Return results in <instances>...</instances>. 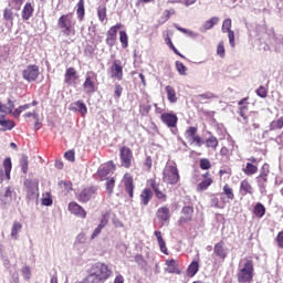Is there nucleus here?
I'll list each match as a JSON object with an SVG mask.
<instances>
[{"mask_svg":"<svg viewBox=\"0 0 283 283\" xmlns=\"http://www.w3.org/2000/svg\"><path fill=\"white\" fill-rule=\"evenodd\" d=\"M188 142L190 145H196V147H202V144L205 143L202 142V137H200V135L190 138Z\"/></svg>","mask_w":283,"mask_h":283,"instance_id":"43","label":"nucleus"},{"mask_svg":"<svg viewBox=\"0 0 283 283\" xmlns=\"http://www.w3.org/2000/svg\"><path fill=\"white\" fill-rule=\"evenodd\" d=\"M64 158H66V160H69V163H74L75 160V154L74 150H69L64 154Z\"/></svg>","mask_w":283,"mask_h":283,"instance_id":"59","label":"nucleus"},{"mask_svg":"<svg viewBox=\"0 0 283 283\" xmlns=\"http://www.w3.org/2000/svg\"><path fill=\"white\" fill-rule=\"evenodd\" d=\"M69 211L72 212L74 216H78V218H85V216H87L85 209H83V207H81L76 202L69 203Z\"/></svg>","mask_w":283,"mask_h":283,"instance_id":"19","label":"nucleus"},{"mask_svg":"<svg viewBox=\"0 0 283 283\" xmlns=\"http://www.w3.org/2000/svg\"><path fill=\"white\" fill-rule=\"evenodd\" d=\"M211 185H213V180L211 178H206L198 185L197 189L198 191H207Z\"/></svg>","mask_w":283,"mask_h":283,"instance_id":"34","label":"nucleus"},{"mask_svg":"<svg viewBox=\"0 0 283 283\" xmlns=\"http://www.w3.org/2000/svg\"><path fill=\"white\" fill-rule=\"evenodd\" d=\"M14 191L10 188H6L4 192L0 197L1 207H8L10 202H12V197L14 196Z\"/></svg>","mask_w":283,"mask_h":283,"instance_id":"18","label":"nucleus"},{"mask_svg":"<svg viewBox=\"0 0 283 283\" xmlns=\"http://www.w3.org/2000/svg\"><path fill=\"white\" fill-rule=\"evenodd\" d=\"M266 180H268L266 177H262V176L256 177V182L260 189H264L266 187Z\"/></svg>","mask_w":283,"mask_h":283,"instance_id":"56","label":"nucleus"},{"mask_svg":"<svg viewBox=\"0 0 283 283\" xmlns=\"http://www.w3.org/2000/svg\"><path fill=\"white\" fill-rule=\"evenodd\" d=\"M197 0H170V3H185L187 8H189V6H193V3H196Z\"/></svg>","mask_w":283,"mask_h":283,"instance_id":"55","label":"nucleus"},{"mask_svg":"<svg viewBox=\"0 0 283 283\" xmlns=\"http://www.w3.org/2000/svg\"><path fill=\"white\" fill-rule=\"evenodd\" d=\"M10 171H12V159L8 157L3 161V168H0V182L10 180Z\"/></svg>","mask_w":283,"mask_h":283,"instance_id":"12","label":"nucleus"},{"mask_svg":"<svg viewBox=\"0 0 283 283\" xmlns=\"http://www.w3.org/2000/svg\"><path fill=\"white\" fill-rule=\"evenodd\" d=\"M82 87L87 96H92V94H94V92H96V88L98 87V75L93 71L86 72L85 81Z\"/></svg>","mask_w":283,"mask_h":283,"instance_id":"4","label":"nucleus"},{"mask_svg":"<svg viewBox=\"0 0 283 283\" xmlns=\"http://www.w3.org/2000/svg\"><path fill=\"white\" fill-rule=\"evenodd\" d=\"M243 174H245V176H253L254 174H258V166L248 163L243 169Z\"/></svg>","mask_w":283,"mask_h":283,"instance_id":"37","label":"nucleus"},{"mask_svg":"<svg viewBox=\"0 0 283 283\" xmlns=\"http://www.w3.org/2000/svg\"><path fill=\"white\" fill-rule=\"evenodd\" d=\"M253 261L249 259H243L240 261L239 268H238V282L239 283H252L253 282Z\"/></svg>","mask_w":283,"mask_h":283,"instance_id":"2","label":"nucleus"},{"mask_svg":"<svg viewBox=\"0 0 283 283\" xmlns=\"http://www.w3.org/2000/svg\"><path fill=\"white\" fill-rule=\"evenodd\" d=\"M197 132H198V128L197 127H189L187 130H186V138L187 140H191V138L196 137L197 135Z\"/></svg>","mask_w":283,"mask_h":283,"instance_id":"45","label":"nucleus"},{"mask_svg":"<svg viewBox=\"0 0 283 283\" xmlns=\"http://www.w3.org/2000/svg\"><path fill=\"white\" fill-rule=\"evenodd\" d=\"M119 156L122 160V167L129 169L132 167V158H134V155L132 154V149L126 146L122 147L119 150Z\"/></svg>","mask_w":283,"mask_h":283,"instance_id":"9","label":"nucleus"},{"mask_svg":"<svg viewBox=\"0 0 283 283\" xmlns=\"http://www.w3.org/2000/svg\"><path fill=\"white\" fill-rule=\"evenodd\" d=\"M114 169H116L114 161H109L108 164L102 166L97 170V174H98L99 178H107V176H109V172L114 171Z\"/></svg>","mask_w":283,"mask_h":283,"instance_id":"20","label":"nucleus"},{"mask_svg":"<svg viewBox=\"0 0 283 283\" xmlns=\"http://www.w3.org/2000/svg\"><path fill=\"white\" fill-rule=\"evenodd\" d=\"M71 107L73 112H80V114H82L83 116L87 114V106L85 105V103H83V101L74 102L73 104H71Z\"/></svg>","mask_w":283,"mask_h":283,"instance_id":"25","label":"nucleus"},{"mask_svg":"<svg viewBox=\"0 0 283 283\" xmlns=\"http://www.w3.org/2000/svg\"><path fill=\"white\" fill-rule=\"evenodd\" d=\"M22 275H23L24 280H30V275H32V272L30 271L29 266H24L22 269Z\"/></svg>","mask_w":283,"mask_h":283,"instance_id":"63","label":"nucleus"},{"mask_svg":"<svg viewBox=\"0 0 283 283\" xmlns=\"http://www.w3.org/2000/svg\"><path fill=\"white\" fill-rule=\"evenodd\" d=\"M213 253L217 254L220 260H227V255H229V249L224 245V242H218L214 244Z\"/></svg>","mask_w":283,"mask_h":283,"instance_id":"15","label":"nucleus"},{"mask_svg":"<svg viewBox=\"0 0 283 283\" xmlns=\"http://www.w3.org/2000/svg\"><path fill=\"white\" fill-rule=\"evenodd\" d=\"M161 123L169 127L170 129H176V125H178V116L171 113H164L160 116Z\"/></svg>","mask_w":283,"mask_h":283,"instance_id":"11","label":"nucleus"},{"mask_svg":"<svg viewBox=\"0 0 283 283\" xmlns=\"http://www.w3.org/2000/svg\"><path fill=\"white\" fill-rule=\"evenodd\" d=\"M206 147L216 149V147H218V138L216 136H210L206 139Z\"/></svg>","mask_w":283,"mask_h":283,"instance_id":"41","label":"nucleus"},{"mask_svg":"<svg viewBox=\"0 0 283 283\" xmlns=\"http://www.w3.org/2000/svg\"><path fill=\"white\" fill-rule=\"evenodd\" d=\"M165 90L167 94V99L170 103H178V95L176 94V88H174V86L171 85H167Z\"/></svg>","mask_w":283,"mask_h":283,"instance_id":"26","label":"nucleus"},{"mask_svg":"<svg viewBox=\"0 0 283 283\" xmlns=\"http://www.w3.org/2000/svg\"><path fill=\"white\" fill-rule=\"evenodd\" d=\"M231 30V19H226L222 24V32H232Z\"/></svg>","mask_w":283,"mask_h":283,"instance_id":"54","label":"nucleus"},{"mask_svg":"<svg viewBox=\"0 0 283 283\" xmlns=\"http://www.w3.org/2000/svg\"><path fill=\"white\" fill-rule=\"evenodd\" d=\"M229 43L232 48H235V33L233 31L228 32Z\"/></svg>","mask_w":283,"mask_h":283,"instance_id":"60","label":"nucleus"},{"mask_svg":"<svg viewBox=\"0 0 283 283\" xmlns=\"http://www.w3.org/2000/svg\"><path fill=\"white\" fill-rule=\"evenodd\" d=\"M175 28L176 30H178L179 32H182V34H187V36H190V39H198V33L191 31V30H188V29H185L178 24H175Z\"/></svg>","mask_w":283,"mask_h":283,"instance_id":"35","label":"nucleus"},{"mask_svg":"<svg viewBox=\"0 0 283 283\" xmlns=\"http://www.w3.org/2000/svg\"><path fill=\"white\" fill-rule=\"evenodd\" d=\"M20 166L23 174H28V156L23 155L20 159Z\"/></svg>","mask_w":283,"mask_h":283,"instance_id":"48","label":"nucleus"},{"mask_svg":"<svg viewBox=\"0 0 283 283\" xmlns=\"http://www.w3.org/2000/svg\"><path fill=\"white\" fill-rule=\"evenodd\" d=\"M155 235L157 238V242H158V245H159V249H160L161 253L167 254V244L165 243V239H163V232L157 230V231H155Z\"/></svg>","mask_w":283,"mask_h":283,"instance_id":"29","label":"nucleus"},{"mask_svg":"<svg viewBox=\"0 0 283 283\" xmlns=\"http://www.w3.org/2000/svg\"><path fill=\"white\" fill-rule=\"evenodd\" d=\"M120 28H123V24H116V25L112 27V28L107 31V35H109V36H116V34L118 33V30H120Z\"/></svg>","mask_w":283,"mask_h":283,"instance_id":"51","label":"nucleus"},{"mask_svg":"<svg viewBox=\"0 0 283 283\" xmlns=\"http://www.w3.org/2000/svg\"><path fill=\"white\" fill-rule=\"evenodd\" d=\"M200 168L201 169H211V161H209V159H207V158L200 159Z\"/></svg>","mask_w":283,"mask_h":283,"instance_id":"57","label":"nucleus"},{"mask_svg":"<svg viewBox=\"0 0 283 283\" xmlns=\"http://www.w3.org/2000/svg\"><path fill=\"white\" fill-rule=\"evenodd\" d=\"M76 14L78 21H83L85 18V0H80L76 4Z\"/></svg>","mask_w":283,"mask_h":283,"instance_id":"28","label":"nucleus"},{"mask_svg":"<svg viewBox=\"0 0 283 283\" xmlns=\"http://www.w3.org/2000/svg\"><path fill=\"white\" fill-rule=\"evenodd\" d=\"M115 43H116V36L106 34V44L109 45V48H114Z\"/></svg>","mask_w":283,"mask_h":283,"instance_id":"61","label":"nucleus"},{"mask_svg":"<svg viewBox=\"0 0 283 283\" xmlns=\"http://www.w3.org/2000/svg\"><path fill=\"white\" fill-rule=\"evenodd\" d=\"M32 14H34V7H32V3L27 2L21 13L23 21H29Z\"/></svg>","mask_w":283,"mask_h":283,"instance_id":"23","label":"nucleus"},{"mask_svg":"<svg viewBox=\"0 0 283 283\" xmlns=\"http://www.w3.org/2000/svg\"><path fill=\"white\" fill-rule=\"evenodd\" d=\"M3 17H4L6 21H13L14 13L12 12V9H4Z\"/></svg>","mask_w":283,"mask_h":283,"instance_id":"53","label":"nucleus"},{"mask_svg":"<svg viewBox=\"0 0 283 283\" xmlns=\"http://www.w3.org/2000/svg\"><path fill=\"white\" fill-rule=\"evenodd\" d=\"M87 242V237L84 233H80L76 239L74 245L77 247L78 244H85Z\"/></svg>","mask_w":283,"mask_h":283,"instance_id":"50","label":"nucleus"},{"mask_svg":"<svg viewBox=\"0 0 283 283\" xmlns=\"http://www.w3.org/2000/svg\"><path fill=\"white\" fill-rule=\"evenodd\" d=\"M116 185V179L114 177L106 179V192L112 195L114 193V187Z\"/></svg>","mask_w":283,"mask_h":283,"instance_id":"39","label":"nucleus"},{"mask_svg":"<svg viewBox=\"0 0 283 283\" xmlns=\"http://www.w3.org/2000/svg\"><path fill=\"white\" fill-rule=\"evenodd\" d=\"M167 268L166 271L167 273H180V270H178V262L174 259L166 261Z\"/></svg>","mask_w":283,"mask_h":283,"instance_id":"27","label":"nucleus"},{"mask_svg":"<svg viewBox=\"0 0 283 283\" xmlns=\"http://www.w3.org/2000/svg\"><path fill=\"white\" fill-rule=\"evenodd\" d=\"M198 269H200V265L198 264L197 261H195V262H192V263L188 266L187 274H188L190 277H193V275H196V273H198Z\"/></svg>","mask_w":283,"mask_h":283,"instance_id":"38","label":"nucleus"},{"mask_svg":"<svg viewBox=\"0 0 283 283\" xmlns=\"http://www.w3.org/2000/svg\"><path fill=\"white\" fill-rule=\"evenodd\" d=\"M32 107V104H24L22 106H19L14 109L13 116H21L22 112H25V109H30Z\"/></svg>","mask_w":283,"mask_h":283,"instance_id":"46","label":"nucleus"},{"mask_svg":"<svg viewBox=\"0 0 283 283\" xmlns=\"http://www.w3.org/2000/svg\"><path fill=\"white\" fill-rule=\"evenodd\" d=\"M254 216H256V218H264V213H266V208L264 207V205L262 203H256L254 206Z\"/></svg>","mask_w":283,"mask_h":283,"instance_id":"32","label":"nucleus"},{"mask_svg":"<svg viewBox=\"0 0 283 283\" xmlns=\"http://www.w3.org/2000/svg\"><path fill=\"white\" fill-rule=\"evenodd\" d=\"M39 74L41 72L39 71V67L36 65H28L23 71H22V76L24 81H28V83H32L39 78Z\"/></svg>","mask_w":283,"mask_h":283,"instance_id":"8","label":"nucleus"},{"mask_svg":"<svg viewBox=\"0 0 283 283\" xmlns=\"http://www.w3.org/2000/svg\"><path fill=\"white\" fill-rule=\"evenodd\" d=\"M96 197V188L95 187H88L83 189L78 195L80 202H90L92 198Z\"/></svg>","mask_w":283,"mask_h":283,"instance_id":"14","label":"nucleus"},{"mask_svg":"<svg viewBox=\"0 0 283 283\" xmlns=\"http://www.w3.org/2000/svg\"><path fill=\"white\" fill-rule=\"evenodd\" d=\"M57 25L61 28L65 36H70V34H72V30H74V15L72 13L62 15L57 20Z\"/></svg>","mask_w":283,"mask_h":283,"instance_id":"5","label":"nucleus"},{"mask_svg":"<svg viewBox=\"0 0 283 283\" xmlns=\"http://www.w3.org/2000/svg\"><path fill=\"white\" fill-rule=\"evenodd\" d=\"M276 242L280 249H283V232H280L276 237Z\"/></svg>","mask_w":283,"mask_h":283,"instance_id":"64","label":"nucleus"},{"mask_svg":"<svg viewBox=\"0 0 283 283\" xmlns=\"http://www.w3.org/2000/svg\"><path fill=\"white\" fill-rule=\"evenodd\" d=\"M150 187L154 190L156 198L161 202H167V195L160 188V185L156 184V180H151Z\"/></svg>","mask_w":283,"mask_h":283,"instance_id":"17","label":"nucleus"},{"mask_svg":"<svg viewBox=\"0 0 283 283\" xmlns=\"http://www.w3.org/2000/svg\"><path fill=\"white\" fill-rule=\"evenodd\" d=\"M223 193L227 196L228 200H233V198H235V195H233V189L229 185H224Z\"/></svg>","mask_w":283,"mask_h":283,"instance_id":"42","label":"nucleus"},{"mask_svg":"<svg viewBox=\"0 0 283 283\" xmlns=\"http://www.w3.org/2000/svg\"><path fill=\"white\" fill-rule=\"evenodd\" d=\"M176 67H177V71L178 73L181 75V76H187V66H185V64H182L181 62H176Z\"/></svg>","mask_w":283,"mask_h":283,"instance_id":"47","label":"nucleus"},{"mask_svg":"<svg viewBox=\"0 0 283 283\" xmlns=\"http://www.w3.org/2000/svg\"><path fill=\"white\" fill-rule=\"evenodd\" d=\"M240 191H243V196L247 193L253 195V187L247 180L241 181L240 184Z\"/></svg>","mask_w":283,"mask_h":283,"instance_id":"31","label":"nucleus"},{"mask_svg":"<svg viewBox=\"0 0 283 283\" xmlns=\"http://www.w3.org/2000/svg\"><path fill=\"white\" fill-rule=\"evenodd\" d=\"M108 74L111 78H116V81H123V65L118 60H115L112 66L108 69Z\"/></svg>","mask_w":283,"mask_h":283,"instance_id":"10","label":"nucleus"},{"mask_svg":"<svg viewBox=\"0 0 283 283\" xmlns=\"http://www.w3.org/2000/svg\"><path fill=\"white\" fill-rule=\"evenodd\" d=\"M269 172H270V170H269V164H264V165L262 166L261 170H260V175H259V176H261V178H265V177L269 176Z\"/></svg>","mask_w":283,"mask_h":283,"instance_id":"58","label":"nucleus"},{"mask_svg":"<svg viewBox=\"0 0 283 283\" xmlns=\"http://www.w3.org/2000/svg\"><path fill=\"white\" fill-rule=\"evenodd\" d=\"M217 54H218V56H220L221 59H224V54H226L224 42H219V44H218V46H217Z\"/></svg>","mask_w":283,"mask_h":283,"instance_id":"52","label":"nucleus"},{"mask_svg":"<svg viewBox=\"0 0 283 283\" xmlns=\"http://www.w3.org/2000/svg\"><path fill=\"white\" fill-rule=\"evenodd\" d=\"M0 125L1 127H4V129L9 130L14 128V122L12 120L0 119Z\"/></svg>","mask_w":283,"mask_h":283,"instance_id":"49","label":"nucleus"},{"mask_svg":"<svg viewBox=\"0 0 283 283\" xmlns=\"http://www.w3.org/2000/svg\"><path fill=\"white\" fill-rule=\"evenodd\" d=\"M23 1L25 0H9V6L13 10H21V7L23 6Z\"/></svg>","mask_w":283,"mask_h":283,"instance_id":"44","label":"nucleus"},{"mask_svg":"<svg viewBox=\"0 0 283 283\" xmlns=\"http://www.w3.org/2000/svg\"><path fill=\"white\" fill-rule=\"evenodd\" d=\"M22 229H23V223H21L19 221H13V223L11 226L10 238L12 240H19V233L22 231Z\"/></svg>","mask_w":283,"mask_h":283,"instance_id":"22","label":"nucleus"},{"mask_svg":"<svg viewBox=\"0 0 283 283\" xmlns=\"http://www.w3.org/2000/svg\"><path fill=\"white\" fill-rule=\"evenodd\" d=\"M78 80V73H76V69L69 67L64 75V81L67 83V85H74L76 81Z\"/></svg>","mask_w":283,"mask_h":283,"instance_id":"16","label":"nucleus"},{"mask_svg":"<svg viewBox=\"0 0 283 283\" xmlns=\"http://www.w3.org/2000/svg\"><path fill=\"white\" fill-rule=\"evenodd\" d=\"M119 41L122 43V48H128L129 46V38L127 36V32L119 31Z\"/></svg>","mask_w":283,"mask_h":283,"instance_id":"40","label":"nucleus"},{"mask_svg":"<svg viewBox=\"0 0 283 283\" xmlns=\"http://www.w3.org/2000/svg\"><path fill=\"white\" fill-rule=\"evenodd\" d=\"M163 180L166 185H178L180 174H178V166L174 161H168L163 171Z\"/></svg>","mask_w":283,"mask_h":283,"instance_id":"3","label":"nucleus"},{"mask_svg":"<svg viewBox=\"0 0 283 283\" xmlns=\"http://www.w3.org/2000/svg\"><path fill=\"white\" fill-rule=\"evenodd\" d=\"M156 216L160 227L169 226V220H171V212L167 206L158 208Z\"/></svg>","mask_w":283,"mask_h":283,"instance_id":"7","label":"nucleus"},{"mask_svg":"<svg viewBox=\"0 0 283 283\" xmlns=\"http://www.w3.org/2000/svg\"><path fill=\"white\" fill-rule=\"evenodd\" d=\"M97 17L102 23L107 19V7L105 4H101L97 8Z\"/></svg>","mask_w":283,"mask_h":283,"instance_id":"33","label":"nucleus"},{"mask_svg":"<svg viewBox=\"0 0 283 283\" xmlns=\"http://www.w3.org/2000/svg\"><path fill=\"white\" fill-rule=\"evenodd\" d=\"M191 218H193V207H184L181 210V217L178 220L179 227H182V224H187V222H191Z\"/></svg>","mask_w":283,"mask_h":283,"instance_id":"13","label":"nucleus"},{"mask_svg":"<svg viewBox=\"0 0 283 283\" xmlns=\"http://www.w3.org/2000/svg\"><path fill=\"white\" fill-rule=\"evenodd\" d=\"M125 189L128 192L129 198H134V179L129 174H126L123 178Z\"/></svg>","mask_w":283,"mask_h":283,"instance_id":"21","label":"nucleus"},{"mask_svg":"<svg viewBox=\"0 0 283 283\" xmlns=\"http://www.w3.org/2000/svg\"><path fill=\"white\" fill-rule=\"evenodd\" d=\"M283 128V116L280 117L279 119H274L270 124V132H276V129H282Z\"/></svg>","mask_w":283,"mask_h":283,"instance_id":"36","label":"nucleus"},{"mask_svg":"<svg viewBox=\"0 0 283 283\" xmlns=\"http://www.w3.org/2000/svg\"><path fill=\"white\" fill-rule=\"evenodd\" d=\"M112 277V268L105 263H95L86 276L88 283H104Z\"/></svg>","mask_w":283,"mask_h":283,"instance_id":"1","label":"nucleus"},{"mask_svg":"<svg viewBox=\"0 0 283 283\" xmlns=\"http://www.w3.org/2000/svg\"><path fill=\"white\" fill-rule=\"evenodd\" d=\"M151 196H153L151 189L149 188L144 189L140 195L142 205H145V206L149 205V200H151Z\"/></svg>","mask_w":283,"mask_h":283,"instance_id":"30","label":"nucleus"},{"mask_svg":"<svg viewBox=\"0 0 283 283\" xmlns=\"http://www.w3.org/2000/svg\"><path fill=\"white\" fill-rule=\"evenodd\" d=\"M256 94L260 96V98H266V88L264 86H260L256 90Z\"/></svg>","mask_w":283,"mask_h":283,"instance_id":"62","label":"nucleus"},{"mask_svg":"<svg viewBox=\"0 0 283 283\" xmlns=\"http://www.w3.org/2000/svg\"><path fill=\"white\" fill-rule=\"evenodd\" d=\"M219 22H220V18L213 17L210 20L206 21L199 30L200 32L205 33L208 30H212L213 25H218Z\"/></svg>","mask_w":283,"mask_h":283,"instance_id":"24","label":"nucleus"},{"mask_svg":"<svg viewBox=\"0 0 283 283\" xmlns=\"http://www.w3.org/2000/svg\"><path fill=\"white\" fill-rule=\"evenodd\" d=\"M24 187L28 200H36V198H39V180L27 179Z\"/></svg>","mask_w":283,"mask_h":283,"instance_id":"6","label":"nucleus"}]
</instances>
